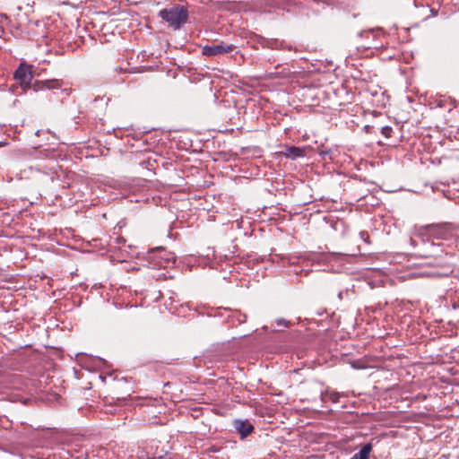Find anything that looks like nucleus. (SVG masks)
Returning <instances> with one entry per match:
<instances>
[{
    "label": "nucleus",
    "mask_w": 459,
    "mask_h": 459,
    "mask_svg": "<svg viewBox=\"0 0 459 459\" xmlns=\"http://www.w3.org/2000/svg\"><path fill=\"white\" fill-rule=\"evenodd\" d=\"M424 231L428 240H431L432 246L436 245L434 240L447 241L449 242L447 246H450L456 243L458 239L457 229L449 223L429 225Z\"/></svg>",
    "instance_id": "nucleus-1"
},
{
    "label": "nucleus",
    "mask_w": 459,
    "mask_h": 459,
    "mask_svg": "<svg viewBox=\"0 0 459 459\" xmlns=\"http://www.w3.org/2000/svg\"><path fill=\"white\" fill-rule=\"evenodd\" d=\"M159 17L168 22L173 30H178L187 22L188 11L184 5L174 4L159 12Z\"/></svg>",
    "instance_id": "nucleus-2"
},
{
    "label": "nucleus",
    "mask_w": 459,
    "mask_h": 459,
    "mask_svg": "<svg viewBox=\"0 0 459 459\" xmlns=\"http://www.w3.org/2000/svg\"><path fill=\"white\" fill-rule=\"evenodd\" d=\"M452 255L446 253V257H435L431 263L433 268L420 273V275L429 277H443L453 273V264L450 262Z\"/></svg>",
    "instance_id": "nucleus-3"
},
{
    "label": "nucleus",
    "mask_w": 459,
    "mask_h": 459,
    "mask_svg": "<svg viewBox=\"0 0 459 459\" xmlns=\"http://www.w3.org/2000/svg\"><path fill=\"white\" fill-rule=\"evenodd\" d=\"M150 259L154 260L155 266L167 267L169 264L174 263L175 256L163 247H157L152 250V255H150Z\"/></svg>",
    "instance_id": "nucleus-4"
},
{
    "label": "nucleus",
    "mask_w": 459,
    "mask_h": 459,
    "mask_svg": "<svg viewBox=\"0 0 459 459\" xmlns=\"http://www.w3.org/2000/svg\"><path fill=\"white\" fill-rule=\"evenodd\" d=\"M235 48V46L230 44H226L223 41H221L219 43H214L212 45H207L204 46L202 48V53L205 56H220L223 54L230 53L233 51Z\"/></svg>",
    "instance_id": "nucleus-5"
},
{
    "label": "nucleus",
    "mask_w": 459,
    "mask_h": 459,
    "mask_svg": "<svg viewBox=\"0 0 459 459\" xmlns=\"http://www.w3.org/2000/svg\"><path fill=\"white\" fill-rule=\"evenodd\" d=\"M233 426L242 439L249 436L254 430V427L248 420H235Z\"/></svg>",
    "instance_id": "nucleus-6"
},
{
    "label": "nucleus",
    "mask_w": 459,
    "mask_h": 459,
    "mask_svg": "<svg viewBox=\"0 0 459 459\" xmlns=\"http://www.w3.org/2000/svg\"><path fill=\"white\" fill-rule=\"evenodd\" d=\"M14 78L20 81L22 85L29 86L32 80L29 66L21 65L14 73Z\"/></svg>",
    "instance_id": "nucleus-7"
},
{
    "label": "nucleus",
    "mask_w": 459,
    "mask_h": 459,
    "mask_svg": "<svg viewBox=\"0 0 459 459\" xmlns=\"http://www.w3.org/2000/svg\"><path fill=\"white\" fill-rule=\"evenodd\" d=\"M372 451V445L368 443L364 445L361 449L353 455L351 459H369L370 452Z\"/></svg>",
    "instance_id": "nucleus-8"
},
{
    "label": "nucleus",
    "mask_w": 459,
    "mask_h": 459,
    "mask_svg": "<svg viewBox=\"0 0 459 459\" xmlns=\"http://www.w3.org/2000/svg\"><path fill=\"white\" fill-rule=\"evenodd\" d=\"M48 445H53L58 442V432L55 429H48L44 434Z\"/></svg>",
    "instance_id": "nucleus-9"
},
{
    "label": "nucleus",
    "mask_w": 459,
    "mask_h": 459,
    "mask_svg": "<svg viewBox=\"0 0 459 459\" xmlns=\"http://www.w3.org/2000/svg\"><path fill=\"white\" fill-rule=\"evenodd\" d=\"M40 84L42 87H39V89H60L62 87V82L59 80L54 79V80H47L44 82H41Z\"/></svg>",
    "instance_id": "nucleus-10"
},
{
    "label": "nucleus",
    "mask_w": 459,
    "mask_h": 459,
    "mask_svg": "<svg viewBox=\"0 0 459 459\" xmlns=\"http://www.w3.org/2000/svg\"><path fill=\"white\" fill-rule=\"evenodd\" d=\"M285 154L288 157H301L304 155V151L299 147L290 146L287 147Z\"/></svg>",
    "instance_id": "nucleus-11"
},
{
    "label": "nucleus",
    "mask_w": 459,
    "mask_h": 459,
    "mask_svg": "<svg viewBox=\"0 0 459 459\" xmlns=\"http://www.w3.org/2000/svg\"><path fill=\"white\" fill-rule=\"evenodd\" d=\"M275 325H276V327L279 328V330H281V328H287L290 325V323L285 319H277L275 321Z\"/></svg>",
    "instance_id": "nucleus-12"
},
{
    "label": "nucleus",
    "mask_w": 459,
    "mask_h": 459,
    "mask_svg": "<svg viewBox=\"0 0 459 459\" xmlns=\"http://www.w3.org/2000/svg\"><path fill=\"white\" fill-rule=\"evenodd\" d=\"M392 132H393V129H392V127H390V126H383V127L381 128V133H382V134H383V135H385L386 138L391 137V134H392Z\"/></svg>",
    "instance_id": "nucleus-13"
},
{
    "label": "nucleus",
    "mask_w": 459,
    "mask_h": 459,
    "mask_svg": "<svg viewBox=\"0 0 459 459\" xmlns=\"http://www.w3.org/2000/svg\"><path fill=\"white\" fill-rule=\"evenodd\" d=\"M246 319H247L246 315H242V314H239V315H238V321L239 323H244V322H246Z\"/></svg>",
    "instance_id": "nucleus-14"
},
{
    "label": "nucleus",
    "mask_w": 459,
    "mask_h": 459,
    "mask_svg": "<svg viewBox=\"0 0 459 459\" xmlns=\"http://www.w3.org/2000/svg\"><path fill=\"white\" fill-rule=\"evenodd\" d=\"M337 399H338V395H337V394H333V396H332V400H333V402H337Z\"/></svg>",
    "instance_id": "nucleus-15"
}]
</instances>
